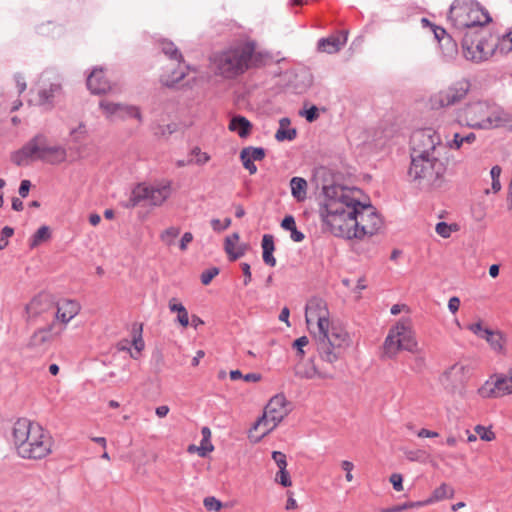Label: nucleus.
I'll list each match as a JSON object with an SVG mask.
<instances>
[{
	"mask_svg": "<svg viewBox=\"0 0 512 512\" xmlns=\"http://www.w3.org/2000/svg\"><path fill=\"white\" fill-rule=\"evenodd\" d=\"M319 216L325 230L344 239H363L381 229L383 221L371 204L360 201L361 190L342 185L323 187Z\"/></svg>",
	"mask_w": 512,
	"mask_h": 512,
	"instance_id": "1",
	"label": "nucleus"
},
{
	"mask_svg": "<svg viewBox=\"0 0 512 512\" xmlns=\"http://www.w3.org/2000/svg\"><path fill=\"white\" fill-rule=\"evenodd\" d=\"M305 319L309 327L316 324L314 338L320 358L330 364L336 362L350 345V337L341 327H330L326 302L316 297L310 299L306 304Z\"/></svg>",
	"mask_w": 512,
	"mask_h": 512,
	"instance_id": "2",
	"label": "nucleus"
},
{
	"mask_svg": "<svg viewBox=\"0 0 512 512\" xmlns=\"http://www.w3.org/2000/svg\"><path fill=\"white\" fill-rule=\"evenodd\" d=\"M12 442L18 456L24 459H42L52 452V438L37 423L18 419L12 427Z\"/></svg>",
	"mask_w": 512,
	"mask_h": 512,
	"instance_id": "3",
	"label": "nucleus"
},
{
	"mask_svg": "<svg viewBox=\"0 0 512 512\" xmlns=\"http://www.w3.org/2000/svg\"><path fill=\"white\" fill-rule=\"evenodd\" d=\"M456 120L471 129L492 130L511 123L512 116L494 102L478 100L460 108Z\"/></svg>",
	"mask_w": 512,
	"mask_h": 512,
	"instance_id": "4",
	"label": "nucleus"
},
{
	"mask_svg": "<svg viewBox=\"0 0 512 512\" xmlns=\"http://www.w3.org/2000/svg\"><path fill=\"white\" fill-rule=\"evenodd\" d=\"M447 160L441 156L411 154L408 176L421 189L440 188L445 182Z\"/></svg>",
	"mask_w": 512,
	"mask_h": 512,
	"instance_id": "5",
	"label": "nucleus"
},
{
	"mask_svg": "<svg viewBox=\"0 0 512 512\" xmlns=\"http://www.w3.org/2000/svg\"><path fill=\"white\" fill-rule=\"evenodd\" d=\"M254 51V44L248 42L215 53L211 57L212 67L216 74L226 79H233L250 68Z\"/></svg>",
	"mask_w": 512,
	"mask_h": 512,
	"instance_id": "6",
	"label": "nucleus"
},
{
	"mask_svg": "<svg viewBox=\"0 0 512 512\" xmlns=\"http://www.w3.org/2000/svg\"><path fill=\"white\" fill-rule=\"evenodd\" d=\"M448 20L459 32L474 33L484 30L491 22V17L478 2L474 0H455L450 6Z\"/></svg>",
	"mask_w": 512,
	"mask_h": 512,
	"instance_id": "7",
	"label": "nucleus"
},
{
	"mask_svg": "<svg viewBox=\"0 0 512 512\" xmlns=\"http://www.w3.org/2000/svg\"><path fill=\"white\" fill-rule=\"evenodd\" d=\"M406 350L412 353L418 352V343L412 331L409 318H401L389 329L388 335L383 343V355L387 358H394L399 351Z\"/></svg>",
	"mask_w": 512,
	"mask_h": 512,
	"instance_id": "8",
	"label": "nucleus"
},
{
	"mask_svg": "<svg viewBox=\"0 0 512 512\" xmlns=\"http://www.w3.org/2000/svg\"><path fill=\"white\" fill-rule=\"evenodd\" d=\"M492 36L485 30L464 33L462 36V53L466 60L480 63L488 60L494 54Z\"/></svg>",
	"mask_w": 512,
	"mask_h": 512,
	"instance_id": "9",
	"label": "nucleus"
},
{
	"mask_svg": "<svg viewBox=\"0 0 512 512\" xmlns=\"http://www.w3.org/2000/svg\"><path fill=\"white\" fill-rule=\"evenodd\" d=\"M171 192L172 189L170 181H162L152 185L138 184L132 190L126 206H160L170 197Z\"/></svg>",
	"mask_w": 512,
	"mask_h": 512,
	"instance_id": "10",
	"label": "nucleus"
},
{
	"mask_svg": "<svg viewBox=\"0 0 512 512\" xmlns=\"http://www.w3.org/2000/svg\"><path fill=\"white\" fill-rule=\"evenodd\" d=\"M411 154L442 156L444 145L440 135L432 128L415 131L411 136Z\"/></svg>",
	"mask_w": 512,
	"mask_h": 512,
	"instance_id": "11",
	"label": "nucleus"
},
{
	"mask_svg": "<svg viewBox=\"0 0 512 512\" xmlns=\"http://www.w3.org/2000/svg\"><path fill=\"white\" fill-rule=\"evenodd\" d=\"M48 140L43 134H38L29 140L21 149L12 154L11 160L17 166H24L32 161H43Z\"/></svg>",
	"mask_w": 512,
	"mask_h": 512,
	"instance_id": "12",
	"label": "nucleus"
},
{
	"mask_svg": "<svg viewBox=\"0 0 512 512\" xmlns=\"http://www.w3.org/2000/svg\"><path fill=\"white\" fill-rule=\"evenodd\" d=\"M54 302L50 295L39 294L34 297L25 307L26 321L36 322L48 320L54 315Z\"/></svg>",
	"mask_w": 512,
	"mask_h": 512,
	"instance_id": "13",
	"label": "nucleus"
},
{
	"mask_svg": "<svg viewBox=\"0 0 512 512\" xmlns=\"http://www.w3.org/2000/svg\"><path fill=\"white\" fill-rule=\"evenodd\" d=\"M468 90L469 83L467 81L457 82L433 95L431 98L432 107L443 108L454 105L467 95Z\"/></svg>",
	"mask_w": 512,
	"mask_h": 512,
	"instance_id": "14",
	"label": "nucleus"
},
{
	"mask_svg": "<svg viewBox=\"0 0 512 512\" xmlns=\"http://www.w3.org/2000/svg\"><path fill=\"white\" fill-rule=\"evenodd\" d=\"M478 393L483 398H499L512 394V374L494 375L478 389Z\"/></svg>",
	"mask_w": 512,
	"mask_h": 512,
	"instance_id": "15",
	"label": "nucleus"
},
{
	"mask_svg": "<svg viewBox=\"0 0 512 512\" xmlns=\"http://www.w3.org/2000/svg\"><path fill=\"white\" fill-rule=\"evenodd\" d=\"M99 107L103 111L105 117L110 121L118 119L135 118L139 122L142 121V115L138 107L125 105L121 103H115L103 99L99 102Z\"/></svg>",
	"mask_w": 512,
	"mask_h": 512,
	"instance_id": "16",
	"label": "nucleus"
},
{
	"mask_svg": "<svg viewBox=\"0 0 512 512\" xmlns=\"http://www.w3.org/2000/svg\"><path fill=\"white\" fill-rule=\"evenodd\" d=\"M54 328L55 325L50 324L47 327L36 330L29 339L28 348L36 354L45 353L50 348L54 336L60 334V332L53 333Z\"/></svg>",
	"mask_w": 512,
	"mask_h": 512,
	"instance_id": "17",
	"label": "nucleus"
},
{
	"mask_svg": "<svg viewBox=\"0 0 512 512\" xmlns=\"http://www.w3.org/2000/svg\"><path fill=\"white\" fill-rule=\"evenodd\" d=\"M288 412L287 400L282 394L272 397L264 409V414L273 425H278L288 415Z\"/></svg>",
	"mask_w": 512,
	"mask_h": 512,
	"instance_id": "18",
	"label": "nucleus"
},
{
	"mask_svg": "<svg viewBox=\"0 0 512 512\" xmlns=\"http://www.w3.org/2000/svg\"><path fill=\"white\" fill-rule=\"evenodd\" d=\"M294 375L299 379H314L316 377L322 378V379H332L333 375L322 372L318 370L316 367L314 360L312 358L308 360H303V358H300L296 364L293 367Z\"/></svg>",
	"mask_w": 512,
	"mask_h": 512,
	"instance_id": "19",
	"label": "nucleus"
},
{
	"mask_svg": "<svg viewBox=\"0 0 512 512\" xmlns=\"http://www.w3.org/2000/svg\"><path fill=\"white\" fill-rule=\"evenodd\" d=\"M466 367L461 364H454L442 373L439 380L447 391H454L465 380Z\"/></svg>",
	"mask_w": 512,
	"mask_h": 512,
	"instance_id": "20",
	"label": "nucleus"
},
{
	"mask_svg": "<svg viewBox=\"0 0 512 512\" xmlns=\"http://www.w3.org/2000/svg\"><path fill=\"white\" fill-rule=\"evenodd\" d=\"M54 317L57 321L66 325L80 311V305L74 300L63 299L54 304Z\"/></svg>",
	"mask_w": 512,
	"mask_h": 512,
	"instance_id": "21",
	"label": "nucleus"
},
{
	"mask_svg": "<svg viewBox=\"0 0 512 512\" xmlns=\"http://www.w3.org/2000/svg\"><path fill=\"white\" fill-rule=\"evenodd\" d=\"M87 87L93 94H103L111 89L102 68H94L87 77Z\"/></svg>",
	"mask_w": 512,
	"mask_h": 512,
	"instance_id": "22",
	"label": "nucleus"
},
{
	"mask_svg": "<svg viewBox=\"0 0 512 512\" xmlns=\"http://www.w3.org/2000/svg\"><path fill=\"white\" fill-rule=\"evenodd\" d=\"M276 427L277 425H273L268 417L263 413V416L260 417L249 430L248 437L251 442L257 443Z\"/></svg>",
	"mask_w": 512,
	"mask_h": 512,
	"instance_id": "23",
	"label": "nucleus"
},
{
	"mask_svg": "<svg viewBox=\"0 0 512 512\" xmlns=\"http://www.w3.org/2000/svg\"><path fill=\"white\" fill-rule=\"evenodd\" d=\"M239 238V234L235 232L225 239L224 249L231 261H235L245 254L246 245L239 244Z\"/></svg>",
	"mask_w": 512,
	"mask_h": 512,
	"instance_id": "24",
	"label": "nucleus"
},
{
	"mask_svg": "<svg viewBox=\"0 0 512 512\" xmlns=\"http://www.w3.org/2000/svg\"><path fill=\"white\" fill-rule=\"evenodd\" d=\"M61 92V84L59 82L50 83L48 87L43 86L38 92V104L41 106H52L54 98Z\"/></svg>",
	"mask_w": 512,
	"mask_h": 512,
	"instance_id": "25",
	"label": "nucleus"
},
{
	"mask_svg": "<svg viewBox=\"0 0 512 512\" xmlns=\"http://www.w3.org/2000/svg\"><path fill=\"white\" fill-rule=\"evenodd\" d=\"M228 128L237 133L240 138H246L251 133L252 124L246 117L236 115L231 118Z\"/></svg>",
	"mask_w": 512,
	"mask_h": 512,
	"instance_id": "26",
	"label": "nucleus"
},
{
	"mask_svg": "<svg viewBox=\"0 0 512 512\" xmlns=\"http://www.w3.org/2000/svg\"><path fill=\"white\" fill-rule=\"evenodd\" d=\"M454 495V489L448 485L447 483L443 482L438 488H436L431 496L422 502L423 507L427 505L434 504L436 502L442 501L444 499L451 498Z\"/></svg>",
	"mask_w": 512,
	"mask_h": 512,
	"instance_id": "27",
	"label": "nucleus"
},
{
	"mask_svg": "<svg viewBox=\"0 0 512 512\" xmlns=\"http://www.w3.org/2000/svg\"><path fill=\"white\" fill-rule=\"evenodd\" d=\"M66 157L67 152L65 147L61 145H50L48 143L43 161L55 165L64 162Z\"/></svg>",
	"mask_w": 512,
	"mask_h": 512,
	"instance_id": "28",
	"label": "nucleus"
},
{
	"mask_svg": "<svg viewBox=\"0 0 512 512\" xmlns=\"http://www.w3.org/2000/svg\"><path fill=\"white\" fill-rule=\"evenodd\" d=\"M346 43V38L340 40L339 37L322 38L318 41V50L328 54L338 52Z\"/></svg>",
	"mask_w": 512,
	"mask_h": 512,
	"instance_id": "29",
	"label": "nucleus"
},
{
	"mask_svg": "<svg viewBox=\"0 0 512 512\" xmlns=\"http://www.w3.org/2000/svg\"><path fill=\"white\" fill-rule=\"evenodd\" d=\"M291 194L298 202L307 198V181L302 177H293L290 180Z\"/></svg>",
	"mask_w": 512,
	"mask_h": 512,
	"instance_id": "30",
	"label": "nucleus"
},
{
	"mask_svg": "<svg viewBox=\"0 0 512 512\" xmlns=\"http://www.w3.org/2000/svg\"><path fill=\"white\" fill-rule=\"evenodd\" d=\"M290 120L288 118H282L279 121V128L275 134V138L277 141H292L295 139L297 132L296 129L290 128Z\"/></svg>",
	"mask_w": 512,
	"mask_h": 512,
	"instance_id": "31",
	"label": "nucleus"
},
{
	"mask_svg": "<svg viewBox=\"0 0 512 512\" xmlns=\"http://www.w3.org/2000/svg\"><path fill=\"white\" fill-rule=\"evenodd\" d=\"M272 458L278 467L275 480H289L290 475L286 470V455L280 451H274L272 453Z\"/></svg>",
	"mask_w": 512,
	"mask_h": 512,
	"instance_id": "32",
	"label": "nucleus"
},
{
	"mask_svg": "<svg viewBox=\"0 0 512 512\" xmlns=\"http://www.w3.org/2000/svg\"><path fill=\"white\" fill-rule=\"evenodd\" d=\"M168 307L171 312H176L177 321L183 327H187L189 325V316L186 308L177 301L176 298H172L169 301Z\"/></svg>",
	"mask_w": 512,
	"mask_h": 512,
	"instance_id": "33",
	"label": "nucleus"
},
{
	"mask_svg": "<svg viewBox=\"0 0 512 512\" xmlns=\"http://www.w3.org/2000/svg\"><path fill=\"white\" fill-rule=\"evenodd\" d=\"M36 31L40 35L55 38L63 33V28L49 21L37 26Z\"/></svg>",
	"mask_w": 512,
	"mask_h": 512,
	"instance_id": "34",
	"label": "nucleus"
},
{
	"mask_svg": "<svg viewBox=\"0 0 512 512\" xmlns=\"http://www.w3.org/2000/svg\"><path fill=\"white\" fill-rule=\"evenodd\" d=\"M51 237L50 229L47 226H41L30 238L29 247L36 248L41 243L46 242Z\"/></svg>",
	"mask_w": 512,
	"mask_h": 512,
	"instance_id": "35",
	"label": "nucleus"
},
{
	"mask_svg": "<svg viewBox=\"0 0 512 512\" xmlns=\"http://www.w3.org/2000/svg\"><path fill=\"white\" fill-rule=\"evenodd\" d=\"M202 440L200 447L197 448L200 456H205L208 452L213 450V445L210 442L211 431L208 427H203L201 429Z\"/></svg>",
	"mask_w": 512,
	"mask_h": 512,
	"instance_id": "36",
	"label": "nucleus"
},
{
	"mask_svg": "<svg viewBox=\"0 0 512 512\" xmlns=\"http://www.w3.org/2000/svg\"><path fill=\"white\" fill-rule=\"evenodd\" d=\"M161 49L163 53L170 59L176 60L178 62L182 60V54L179 52L174 43L164 40L161 42Z\"/></svg>",
	"mask_w": 512,
	"mask_h": 512,
	"instance_id": "37",
	"label": "nucleus"
},
{
	"mask_svg": "<svg viewBox=\"0 0 512 512\" xmlns=\"http://www.w3.org/2000/svg\"><path fill=\"white\" fill-rule=\"evenodd\" d=\"M512 50V31L505 34L500 38L497 44L494 43V53L499 51L501 53H508Z\"/></svg>",
	"mask_w": 512,
	"mask_h": 512,
	"instance_id": "38",
	"label": "nucleus"
},
{
	"mask_svg": "<svg viewBox=\"0 0 512 512\" xmlns=\"http://www.w3.org/2000/svg\"><path fill=\"white\" fill-rule=\"evenodd\" d=\"M87 128L83 122H80L76 127L70 129L69 136L71 141L79 143L87 136Z\"/></svg>",
	"mask_w": 512,
	"mask_h": 512,
	"instance_id": "39",
	"label": "nucleus"
},
{
	"mask_svg": "<svg viewBox=\"0 0 512 512\" xmlns=\"http://www.w3.org/2000/svg\"><path fill=\"white\" fill-rule=\"evenodd\" d=\"M485 339L491 346V348L495 351H501L503 348L502 345V336L498 332H494L492 330L488 331V334L483 338Z\"/></svg>",
	"mask_w": 512,
	"mask_h": 512,
	"instance_id": "40",
	"label": "nucleus"
},
{
	"mask_svg": "<svg viewBox=\"0 0 512 512\" xmlns=\"http://www.w3.org/2000/svg\"><path fill=\"white\" fill-rule=\"evenodd\" d=\"M444 145V150L446 148H449L451 150H460L464 145V135H461L460 133H454L451 139H446V142Z\"/></svg>",
	"mask_w": 512,
	"mask_h": 512,
	"instance_id": "41",
	"label": "nucleus"
},
{
	"mask_svg": "<svg viewBox=\"0 0 512 512\" xmlns=\"http://www.w3.org/2000/svg\"><path fill=\"white\" fill-rule=\"evenodd\" d=\"M179 234H180V229L172 226V227L167 228L166 230H164L161 233L160 239L166 245L171 246L172 244H174V241Z\"/></svg>",
	"mask_w": 512,
	"mask_h": 512,
	"instance_id": "42",
	"label": "nucleus"
},
{
	"mask_svg": "<svg viewBox=\"0 0 512 512\" xmlns=\"http://www.w3.org/2000/svg\"><path fill=\"white\" fill-rule=\"evenodd\" d=\"M185 74L183 71L175 70L172 72L171 75H162L161 76V82L168 87L174 86L176 83H178L180 80L184 78Z\"/></svg>",
	"mask_w": 512,
	"mask_h": 512,
	"instance_id": "43",
	"label": "nucleus"
},
{
	"mask_svg": "<svg viewBox=\"0 0 512 512\" xmlns=\"http://www.w3.org/2000/svg\"><path fill=\"white\" fill-rule=\"evenodd\" d=\"M243 155L250 157L253 161H261L265 157V150L261 147H245L242 149Z\"/></svg>",
	"mask_w": 512,
	"mask_h": 512,
	"instance_id": "44",
	"label": "nucleus"
},
{
	"mask_svg": "<svg viewBox=\"0 0 512 512\" xmlns=\"http://www.w3.org/2000/svg\"><path fill=\"white\" fill-rule=\"evenodd\" d=\"M420 507H423L422 505V502L421 501H409V502H406L402 505H395V506H392V507H388V508H383L381 510V512H401L403 510H406V509H412V508H420Z\"/></svg>",
	"mask_w": 512,
	"mask_h": 512,
	"instance_id": "45",
	"label": "nucleus"
},
{
	"mask_svg": "<svg viewBox=\"0 0 512 512\" xmlns=\"http://www.w3.org/2000/svg\"><path fill=\"white\" fill-rule=\"evenodd\" d=\"M474 430L481 440L492 441L495 438L494 432L485 426L477 425Z\"/></svg>",
	"mask_w": 512,
	"mask_h": 512,
	"instance_id": "46",
	"label": "nucleus"
},
{
	"mask_svg": "<svg viewBox=\"0 0 512 512\" xmlns=\"http://www.w3.org/2000/svg\"><path fill=\"white\" fill-rule=\"evenodd\" d=\"M176 129L177 125L175 123H170L167 125H158L154 130V134L157 136H168L174 133Z\"/></svg>",
	"mask_w": 512,
	"mask_h": 512,
	"instance_id": "47",
	"label": "nucleus"
},
{
	"mask_svg": "<svg viewBox=\"0 0 512 512\" xmlns=\"http://www.w3.org/2000/svg\"><path fill=\"white\" fill-rule=\"evenodd\" d=\"M487 207L483 203H476L472 206V216L476 221H482L486 216Z\"/></svg>",
	"mask_w": 512,
	"mask_h": 512,
	"instance_id": "48",
	"label": "nucleus"
},
{
	"mask_svg": "<svg viewBox=\"0 0 512 512\" xmlns=\"http://www.w3.org/2000/svg\"><path fill=\"white\" fill-rule=\"evenodd\" d=\"M204 507L208 511L217 512L222 508V503L215 497H206L203 501Z\"/></svg>",
	"mask_w": 512,
	"mask_h": 512,
	"instance_id": "49",
	"label": "nucleus"
},
{
	"mask_svg": "<svg viewBox=\"0 0 512 512\" xmlns=\"http://www.w3.org/2000/svg\"><path fill=\"white\" fill-rule=\"evenodd\" d=\"M308 343H309V340L306 336H302L293 342L292 346H293V348H295L297 350V356L299 359L303 358V356L305 354L303 348L305 346H307Z\"/></svg>",
	"mask_w": 512,
	"mask_h": 512,
	"instance_id": "50",
	"label": "nucleus"
},
{
	"mask_svg": "<svg viewBox=\"0 0 512 512\" xmlns=\"http://www.w3.org/2000/svg\"><path fill=\"white\" fill-rule=\"evenodd\" d=\"M14 230L9 226H5L1 231L0 236V250H3L8 245V239L13 235Z\"/></svg>",
	"mask_w": 512,
	"mask_h": 512,
	"instance_id": "51",
	"label": "nucleus"
},
{
	"mask_svg": "<svg viewBox=\"0 0 512 512\" xmlns=\"http://www.w3.org/2000/svg\"><path fill=\"white\" fill-rule=\"evenodd\" d=\"M240 159L245 169L249 171L251 175L257 172V166L254 164V161L248 157V155H243V150L240 152Z\"/></svg>",
	"mask_w": 512,
	"mask_h": 512,
	"instance_id": "52",
	"label": "nucleus"
},
{
	"mask_svg": "<svg viewBox=\"0 0 512 512\" xmlns=\"http://www.w3.org/2000/svg\"><path fill=\"white\" fill-rule=\"evenodd\" d=\"M446 48L443 50L444 56L448 59H452L457 53V45L450 38L446 39L444 44Z\"/></svg>",
	"mask_w": 512,
	"mask_h": 512,
	"instance_id": "53",
	"label": "nucleus"
},
{
	"mask_svg": "<svg viewBox=\"0 0 512 512\" xmlns=\"http://www.w3.org/2000/svg\"><path fill=\"white\" fill-rule=\"evenodd\" d=\"M219 273V269L216 268V267H213V268H210V269H207L205 270L202 274H201V282L203 285H208L212 279L217 276Z\"/></svg>",
	"mask_w": 512,
	"mask_h": 512,
	"instance_id": "54",
	"label": "nucleus"
},
{
	"mask_svg": "<svg viewBox=\"0 0 512 512\" xmlns=\"http://www.w3.org/2000/svg\"><path fill=\"white\" fill-rule=\"evenodd\" d=\"M435 230L438 235L443 238H448L451 235L452 229L451 226L445 222H439L436 224Z\"/></svg>",
	"mask_w": 512,
	"mask_h": 512,
	"instance_id": "55",
	"label": "nucleus"
},
{
	"mask_svg": "<svg viewBox=\"0 0 512 512\" xmlns=\"http://www.w3.org/2000/svg\"><path fill=\"white\" fill-rule=\"evenodd\" d=\"M261 245H262L263 252L274 251L275 245H274L273 236L271 234L263 235Z\"/></svg>",
	"mask_w": 512,
	"mask_h": 512,
	"instance_id": "56",
	"label": "nucleus"
},
{
	"mask_svg": "<svg viewBox=\"0 0 512 512\" xmlns=\"http://www.w3.org/2000/svg\"><path fill=\"white\" fill-rule=\"evenodd\" d=\"M230 225H231L230 218H225L224 223H221V221L216 218L211 220V226H212L213 230L217 231V232L227 229Z\"/></svg>",
	"mask_w": 512,
	"mask_h": 512,
	"instance_id": "57",
	"label": "nucleus"
},
{
	"mask_svg": "<svg viewBox=\"0 0 512 512\" xmlns=\"http://www.w3.org/2000/svg\"><path fill=\"white\" fill-rule=\"evenodd\" d=\"M468 329L480 338H484L490 329L483 328L481 323H474L468 326Z\"/></svg>",
	"mask_w": 512,
	"mask_h": 512,
	"instance_id": "58",
	"label": "nucleus"
},
{
	"mask_svg": "<svg viewBox=\"0 0 512 512\" xmlns=\"http://www.w3.org/2000/svg\"><path fill=\"white\" fill-rule=\"evenodd\" d=\"M192 154L196 157L195 162L200 165L205 164L210 159V156L206 152H202L198 147L193 148Z\"/></svg>",
	"mask_w": 512,
	"mask_h": 512,
	"instance_id": "59",
	"label": "nucleus"
},
{
	"mask_svg": "<svg viewBox=\"0 0 512 512\" xmlns=\"http://www.w3.org/2000/svg\"><path fill=\"white\" fill-rule=\"evenodd\" d=\"M301 115H303L308 122L315 121L319 116L316 106L310 107L309 109L305 110L304 113H301Z\"/></svg>",
	"mask_w": 512,
	"mask_h": 512,
	"instance_id": "60",
	"label": "nucleus"
},
{
	"mask_svg": "<svg viewBox=\"0 0 512 512\" xmlns=\"http://www.w3.org/2000/svg\"><path fill=\"white\" fill-rule=\"evenodd\" d=\"M281 227L288 231L294 229L296 227L294 217L291 215L286 216L281 222Z\"/></svg>",
	"mask_w": 512,
	"mask_h": 512,
	"instance_id": "61",
	"label": "nucleus"
},
{
	"mask_svg": "<svg viewBox=\"0 0 512 512\" xmlns=\"http://www.w3.org/2000/svg\"><path fill=\"white\" fill-rule=\"evenodd\" d=\"M14 79H15V82H16V86H17V89H18V92L19 93H22L26 90V81H25V78L20 74V73H16L14 75Z\"/></svg>",
	"mask_w": 512,
	"mask_h": 512,
	"instance_id": "62",
	"label": "nucleus"
},
{
	"mask_svg": "<svg viewBox=\"0 0 512 512\" xmlns=\"http://www.w3.org/2000/svg\"><path fill=\"white\" fill-rule=\"evenodd\" d=\"M193 240V235L190 232H185L180 240L179 247L182 251L187 249L189 243Z\"/></svg>",
	"mask_w": 512,
	"mask_h": 512,
	"instance_id": "63",
	"label": "nucleus"
},
{
	"mask_svg": "<svg viewBox=\"0 0 512 512\" xmlns=\"http://www.w3.org/2000/svg\"><path fill=\"white\" fill-rule=\"evenodd\" d=\"M407 459L411 461H418L425 458V452L417 450V451H408L405 453Z\"/></svg>",
	"mask_w": 512,
	"mask_h": 512,
	"instance_id": "64",
	"label": "nucleus"
}]
</instances>
